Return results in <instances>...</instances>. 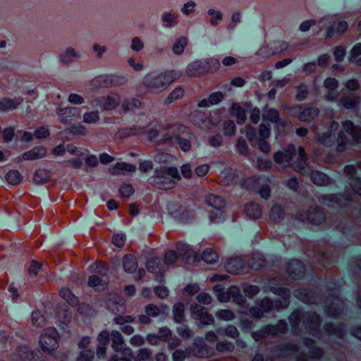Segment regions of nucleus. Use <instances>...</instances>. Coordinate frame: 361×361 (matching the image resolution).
I'll return each mask as SVG.
<instances>
[{"instance_id":"nucleus-1","label":"nucleus","mask_w":361,"mask_h":361,"mask_svg":"<svg viewBox=\"0 0 361 361\" xmlns=\"http://www.w3.org/2000/svg\"><path fill=\"white\" fill-rule=\"evenodd\" d=\"M338 128L339 123L333 121L329 128L318 136V142L326 147H331L336 142V150L343 152L349 142L348 137H351L354 142L361 141V128L355 126L352 121H343L339 132H338Z\"/></svg>"},{"instance_id":"nucleus-2","label":"nucleus","mask_w":361,"mask_h":361,"mask_svg":"<svg viewBox=\"0 0 361 361\" xmlns=\"http://www.w3.org/2000/svg\"><path fill=\"white\" fill-rule=\"evenodd\" d=\"M276 281L275 279H271L268 286L264 287L263 290L265 293L270 291L280 295L282 298L281 300H276L274 302L268 298L257 300L255 302L256 305L250 307L247 314H250L254 318L260 319L264 313L269 312L272 309L280 310L288 307L290 304V290L285 288L276 287Z\"/></svg>"},{"instance_id":"nucleus-3","label":"nucleus","mask_w":361,"mask_h":361,"mask_svg":"<svg viewBox=\"0 0 361 361\" xmlns=\"http://www.w3.org/2000/svg\"><path fill=\"white\" fill-rule=\"evenodd\" d=\"M288 320L293 334L300 336L308 333L319 339L323 338V334L319 329L320 319L315 312L298 309L292 312Z\"/></svg>"},{"instance_id":"nucleus-4","label":"nucleus","mask_w":361,"mask_h":361,"mask_svg":"<svg viewBox=\"0 0 361 361\" xmlns=\"http://www.w3.org/2000/svg\"><path fill=\"white\" fill-rule=\"evenodd\" d=\"M295 155V146L289 145L286 149L277 151L274 155V160L276 164L282 167L290 166L300 173H307L310 167L307 164V157L303 148L301 147L298 148V157L295 160L293 159Z\"/></svg>"},{"instance_id":"nucleus-5","label":"nucleus","mask_w":361,"mask_h":361,"mask_svg":"<svg viewBox=\"0 0 361 361\" xmlns=\"http://www.w3.org/2000/svg\"><path fill=\"white\" fill-rule=\"evenodd\" d=\"M181 73L176 71H166L159 74L149 73L143 78L144 85L151 92L159 93L165 90Z\"/></svg>"},{"instance_id":"nucleus-6","label":"nucleus","mask_w":361,"mask_h":361,"mask_svg":"<svg viewBox=\"0 0 361 361\" xmlns=\"http://www.w3.org/2000/svg\"><path fill=\"white\" fill-rule=\"evenodd\" d=\"M245 133L252 147H257L263 153L270 152L271 145L267 141L271 134L269 126L261 124L258 133L254 128L247 126L245 128Z\"/></svg>"},{"instance_id":"nucleus-7","label":"nucleus","mask_w":361,"mask_h":361,"mask_svg":"<svg viewBox=\"0 0 361 361\" xmlns=\"http://www.w3.org/2000/svg\"><path fill=\"white\" fill-rule=\"evenodd\" d=\"M180 180V176L178 170L176 167H164L155 171V175L150 180L151 183L158 189L169 190L173 188L176 182Z\"/></svg>"},{"instance_id":"nucleus-8","label":"nucleus","mask_w":361,"mask_h":361,"mask_svg":"<svg viewBox=\"0 0 361 361\" xmlns=\"http://www.w3.org/2000/svg\"><path fill=\"white\" fill-rule=\"evenodd\" d=\"M288 331V324L285 320H279L276 325H267L257 331L252 333V338L261 341L269 336H278Z\"/></svg>"},{"instance_id":"nucleus-9","label":"nucleus","mask_w":361,"mask_h":361,"mask_svg":"<svg viewBox=\"0 0 361 361\" xmlns=\"http://www.w3.org/2000/svg\"><path fill=\"white\" fill-rule=\"evenodd\" d=\"M322 28L326 29V37H331L335 33H342L348 28V23L340 20L337 16H326L319 20Z\"/></svg>"},{"instance_id":"nucleus-10","label":"nucleus","mask_w":361,"mask_h":361,"mask_svg":"<svg viewBox=\"0 0 361 361\" xmlns=\"http://www.w3.org/2000/svg\"><path fill=\"white\" fill-rule=\"evenodd\" d=\"M243 185L248 190L257 191L265 200L270 196V188L267 184V180L264 178L250 177L245 180Z\"/></svg>"},{"instance_id":"nucleus-11","label":"nucleus","mask_w":361,"mask_h":361,"mask_svg":"<svg viewBox=\"0 0 361 361\" xmlns=\"http://www.w3.org/2000/svg\"><path fill=\"white\" fill-rule=\"evenodd\" d=\"M39 345L44 352L50 353L58 347V333L54 328L44 330L39 338Z\"/></svg>"},{"instance_id":"nucleus-12","label":"nucleus","mask_w":361,"mask_h":361,"mask_svg":"<svg viewBox=\"0 0 361 361\" xmlns=\"http://www.w3.org/2000/svg\"><path fill=\"white\" fill-rule=\"evenodd\" d=\"M190 312L192 317L197 322L199 326L203 325H211L214 323V317L207 312V310L198 305L192 304L190 306Z\"/></svg>"},{"instance_id":"nucleus-13","label":"nucleus","mask_w":361,"mask_h":361,"mask_svg":"<svg viewBox=\"0 0 361 361\" xmlns=\"http://www.w3.org/2000/svg\"><path fill=\"white\" fill-rule=\"evenodd\" d=\"M290 114L301 121L310 122L318 116L319 109L313 106H296L291 109Z\"/></svg>"},{"instance_id":"nucleus-14","label":"nucleus","mask_w":361,"mask_h":361,"mask_svg":"<svg viewBox=\"0 0 361 361\" xmlns=\"http://www.w3.org/2000/svg\"><path fill=\"white\" fill-rule=\"evenodd\" d=\"M94 102L102 111H112L121 103V97L118 94L111 92L97 98Z\"/></svg>"},{"instance_id":"nucleus-15","label":"nucleus","mask_w":361,"mask_h":361,"mask_svg":"<svg viewBox=\"0 0 361 361\" xmlns=\"http://www.w3.org/2000/svg\"><path fill=\"white\" fill-rule=\"evenodd\" d=\"M297 219L302 222H308L314 224H320L325 219L324 212L317 207L310 208L308 211H300L297 215Z\"/></svg>"},{"instance_id":"nucleus-16","label":"nucleus","mask_w":361,"mask_h":361,"mask_svg":"<svg viewBox=\"0 0 361 361\" xmlns=\"http://www.w3.org/2000/svg\"><path fill=\"white\" fill-rule=\"evenodd\" d=\"M207 204L216 209V212L211 213L210 219L212 221L218 222L223 218L222 209L224 207V200L218 195L209 194L206 197Z\"/></svg>"},{"instance_id":"nucleus-17","label":"nucleus","mask_w":361,"mask_h":361,"mask_svg":"<svg viewBox=\"0 0 361 361\" xmlns=\"http://www.w3.org/2000/svg\"><path fill=\"white\" fill-rule=\"evenodd\" d=\"M304 344L308 350L307 355L300 353L297 357V361H309V359H320L324 352L322 349L314 345V341L312 339L305 338Z\"/></svg>"},{"instance_id":"nucleus-18","label":"nucleus","mask_w":361,"mask_h":361,"mask_svg":"<svg viewBox=\"0 0 361 361\" xmlns=\"http://www.w3.org/2000/svg\"><path fill=\"white\" fill-rule=\"evenodd\" d=\"M193 123L201 129L209 130L216 126L219 120L213 116L208 117L202 112H197L192 116Z\"/></svg>"},{"instance_id":"nucleus-19","label":"nucleus","mask_w":361,"mask_h":361,"mask_svg":"<svg viewBox=\"0 0 361 361\" xmlns=\"http://www.w3.org/2000/svg\"><path fill=\"white\" fill-rule=\"evenodd\" d=\"M56 113L59 116V121L63 123H66L73 118H79L81 114V109L74 106L61 107L58 106Z\"/></svg>"},{"instance_id":"nucleus-20","label":"nucleus","mask_w":361,"mask_h":361,"mask_svg":"<svg viewBox=\"0 0 361 361\" xmlns=\"http://www.w3.org/2000/svg\"><path fill=\"white\" fill-rule=\"evenodd\" d=\"M344 310L343 302L337 296V291L335 295H333L331 299H328L325 307V312L329 317H337Z\"/></svg>"},{"instance_id":"nucleus-21","label":"nucleus","mask_w":361,"mask_h":361,"mask_svg":"<svg viewBox=\"0 0 361 361\" xmlns=\"http://www.w3.org/2000/svg\"><path fill=\"white\" fill-rule=\"evenodd\" d=\"M82 58V53L80 51L75 49L73 47H66L59 55V61L63 65H69L73 63Z\"/></svg>"},{"instance_id":"nucleus-22","label":"nucleus","mask_w":361,"mask_h":361,"mask_svg":"<svg viewBox=\"0 0 361 361\" xmlns=\"http://www.w3.org/2000/svg\"><path fill=\"white\" fill-rule=\"evenodd\" d=\"M324 87L327 90L324 95L326 100L336 102L338 100L339 93L336 91L338 87V81L334 78H327L324 81Z\"/></svg>"},{"instance_id":"nucleus-23","label":"nucleus","mask_w":361,"mask_h":361,"mask_svg":"<svg viewBox=\"0 0 361 361\" xmlns=\"http://www.w3.org/2000/svg\"><path fill=\"white\" fill-rule=\"evenodd\" d=\"M47 149L43 146H36L30 150L24 152L20 157H18V161H34L46 157Z\"/></svg>"},{"instance_id":"nucleus-24","label":"nucleus","mask_w":361,"mask_h":361,"mask_svg":"<svg viewBox=\"0 0 361 361\" xmlns=\"http://www.w3.org/2000/svg\"><path fill=\"white\" fill-rule=\"evenodd\" d=\"M246 262L247 260L240 257H232L227 261L225 268L229 273L238 274L245 269Z\"/></svg>"},{"instance_id":"nucleus-25","label":"nucleus","mask_w":361,"mask_h":361,"mask_svg":"<svg viewBox=\"0 0 361 361\" xmlns=\"http://www.w3.org/2000/svg\"><path fill=\"white\" fill-rule=\"evenodd\" d=\"M361 102V97L354 93L343 94L338 100V105L348 109H355Z\"/></svg>"},{"instance_id":"nucleus-26","label":"nucleus","mask_w":361,"mask_h":361,"mask_svg":"<svg viewBox=\"0 0 361 361\" xmlns=\"http://www.w3.org/2000/svg\"><path fill=\"white\" fill-rule=\"evenodd\" d=\"M190 355L199 357H208L210 350L202 338H196L194 343L189 348Z\"/></svg>"},{"instance_id":"nucleus-27","label":"nucleus","mask_w":361,"mask_h":361,"mask_svg":"<svg viewBox=\"0 0 361 361\" xmlns=\"http://www.w3.org/2000/svg\"><path fill=\"white\" fill-rule=\"evenodd\" d=\"M288 275L293 279H298L304 274V266L297 259H292L288 262L286 267Z\"/></svg>"},{"instance_id":"nucleus-28","label":"nucleus","mask_w":361,"mask_h":361,"mask_svg":"<svg viewBox=\"0 0 361 361\" xmlns=\"http://www.w3.org/2000/svg\"><path fill=\"white\" fill-rule=\"evenodd\" d=\"M205 63L202 60L195 61L189 63L186 68V74L190 77H198L206 74L204 66Z\"/></svg>"},{"instance_id":"nucleus-29","label":"nucleus","mask_w":361,"mask_h":361,"mask_svg":"<svg viewBox=\"0 0 361 361\" xmlns=\"http://www.w3.org/2000/svg\"><path fill=\"white\" fill-rule=\"evenodd\" d=\"M298 348L293 343L282 344L276 346L274 353L278 356L286 357L298 354Z\"/></svg>"},{"instance_id":"nucleus-30","label":"nucleus","mask_w":361,"mask_h":361,"mask_svg":"<svg viewBox=\"0 0 361 361\" xmlns=\"http://www.w3.org/2000/svg\"><path fill=\"white\" fill-rule=\"evenodd\" d=\"M161 22L163 27L172 28L178 23V13L173 11H164L161 16Z\"/></svg>"},{"instance_id":"nucleus-31","label":"nucleus","mask_w":361,"mask_h":361,"mask_svg":"<svg viewBox=\"0 0 361 361\" xmlns=\"http://www.w3.org/2000/svg\"><path fill=\"white\" fill-rule=\"evenodd\" d=\"M165 140H169L172 144L178 145L180 149L187 152L191 149V142L188 138L183 137L180 135H175L173 136H165Z\"/></svg>"},{"instance_id":"nucleus-32","label":"nucleus","mask_w":361,"mask_h":361,"mask_svg":"<svg viewBox=\"0 0 361 361\" xmlns=\"http://www.w3.org/2000/svg\"><path fill=\"white\" fill-rule=\"evenodd\" d=\"M345 173L350 176V186L355 193L361 195V180L357 178H353L356 173L357 169L354 166H347L345 167Z\"/></svg>"},{"instance_id":"nucleus-33","label":"nucleus","mask_w":361,"mask_h":361,"mask_svg":"<svg viewBox=\"0 0 361 361\" xmlns=\"http://www.w3.org/2000/svg\"><path fill=\"white\" fill-rule=\"evenodd\" d=\"M136 169L135 166L126 162H118L109 169L111 174L118 176L124 174V172H133Z\"/></svg>"},{"instance_id":"nucleus-34","label":"nucleus","mask_w":361,"mask_h":361,"mask_svg":"<svg viewBox=\"0 0 361 361\" xmlns=\"http://www.w3.org/2000/svg\"><path fill=\"white\" fill-rule=\"evenodd\" d=\"M23 99L21 97L15 99L4 98L0 100V111H8L16 109Z\"/></svg>"},{"instance_id":"nucleus-35","label":"nucleus","mask_w":361,"mask_h":361,"mask_svg":"<svg viewBox=\"0 0 361 361\" xmlns=\"http://www.w3.org/2000/svg\"><path fill=\"white\" fill-rule=\"evenodd\" d=\"M293 295L305 303H315L317 302L314 293L310 290H296L294 291Z\"/></svg>"},{"instance_id":"nucleus-36","label":"nucleus","mask_w":361,"mask_h":361,"mask_svg":"<svg viewBox=\"0 0 361 361\" xmlns=\"http://www.w3.org/2000/svg\"><path fill=\"white\" fill-rule=\"evenodd\" d=\"M111 336L112 341L111 347L116 352H123L124 349L128 348L124 346V338L119 331H112Z\"/></svg>"},{"instance_id":"nucleus-37","label":"nucleus","mask_w":361,"mask_h":361,"mask_svg":"<svg viewBox=\"0 0 361 361\" xmlns=\"http://www.w3.org/2000/svg\"><path fill=\"white\" fill-rule=\"evenodd\" d=\"M307 174H310V179L316 185H326L330 182L328 176L326 174L321 173L319 171H311V170L310 169V171H308V173Z\"/></svg>"},{"instance_id":"nucleus-38","label":"nucleus","mask_w":361,"mask_h":361,"mask_svg":"<svg viewBox=\"0 0 361 361\" xmlns=\"http://www.w3.org/2000/svg\"><path fill=\"white\" fill-rule=\"evenodd\" d=\"M245 260L248 262L249 267L254 270L259 269L264 267L265 264L263 255L259 253H255L249 259L246 258Z\"/></svg>"},{"instance_id":"nucleus-39","label":"nucleus","mask_w":361,"mask_h":361,"mask_svg":"<svg viewBox=\"0 0 361 361\" xmlns=\"http://www.w3.org/2000/svg\"><path fill=\"white\" fill-rule=\"evenodd\" d=\"M247 216L250 219H256L261 216L262 209L259 205L255 202L248 203L245 208Z\"/></svg>"},{"instance_id":"nucleus-40","label":"nucleus","mask_w":361,"mask_h":361,"mask_svg":"<svg viewBox=\"0 0 361 361\" xmlns=\"http://www.w3.org/2000/svg\"><path fill=\"white\" fill-rule=\"evenodd\" d=\"M324 331L329 336H335L338 338H341L345 334V329L343 326H334L331 323L325 325Z\"/></svg>"},{"instance_id":"nucleus-41","label":"nucleus","mask_w":361,"mask_h":361,"mask_svg":"<svg viewBox=\"0 0 361 361\" xmlns=\"http://www.w3.org/2000/svg\"><path fill=\"white\" fill-rule=\"evenodd\" d=\"M349 61L361 66V43L355 44L350 51Z\"/></svg>"},{"instance_id":"nucleus-42","label":"nucleus","mask_w":361,"mask_h":361,"mask_svg":"<svg viewBox=\"0 0 361 361\" xmlns=\"http://www.w3.org/2000/svg\"><path fill=\"white\" fill-rule=\"evenodd\" d=\"M228 294H230L231 299L238 305H243L245 302V298L241 294L240 290L235 286H232L228 288Z\"/></svg>"},{"instance_id":"nucleus-43","label":"nucleus","mask_w":361,"mask_h":361,"mask_svg":"<svg viewBox=\"0 0 361 361\" xmlns=\"http://www.w3.org/2000/svg\"><path fill=\"white\" fill-rule=\"evenodd\" d=\"M185 305L181 303L178 302L173 305V319L174 321L176 323H181L185 319Z\"/></svg>"},{"instance_id":"nucleus-44","label":"nucleus","mask_w":361,"mask_h":361,"mask_svg":"<svg viewBox=\"0 0 361 361\" xmlns=\"http://www.w3.org/2000/svg\"><path fill=\"white\" fill-rule=\"evenodd\" d=\"M123 269L126 272L132 273L137 269L136 259L131 255H127L123 257Z\"/></svg>"},{"instance_id":"nucleus-45","label":"nucleus","mask_w":361,"mask_h":361,"mask_svg":"<svg viewBox=\"0 0 361 361\" xmlns=\"http://www.w3.org/2000/svg\"><path fill=\"white\" fill-rule=\"evenodd\" d=\"M147 268L149 271L153 273H162L164 267L159 258H152L147 263Z\"/></svg>"},{"instance_id":"nucleus-46","label":"nucleus","mask_w":361,"mask_h":361,"mask_svg":"<svg viewBox=\"0 0 361 361\" xmlns=\"http://www.w3.org/2000/svg\"><path fill=\"white\" fill-rule=\"evenodd\" d=\"M50 178V173L46 169H38L35 171L33 180L37 184H42L47 182Z\"/></svg>"},{"instance_id":"nucleus-47","label":"nucleus","mask_w":361,"mask_h":361,"mask_svg":"<svg viewBox=\"0 0 361 361\" xmlns=\"http://www.w3.org/2000/svg\"><path fill=\"white\" fill-rule=\"evenodd\" d=\"M152 356V351L147 348H140L132 357L134 361H147Z\"/></svg>"},{"instance_id":"nucleus-48","label":"nucleus","mask_w":361,"mask_h":361,"mask_svg":"<svg viewBox=\"0 0 361 361\" xmlns=\"http://www.w3.org/2000/svg\"><path fill=\"white\" fill-rule=\"evenodd\" d=\"M203 62L205 63L204 68L206 73L210 72H215L220 68V62L215 58H209L202 59Z\"/></svg>"},{"instance_id":"nucleus-49","label":"nucleus","mask_w":361,"mask_h":361,"mask_svg":"<svg viewBox=\"0 0 361 361\" xmlns=\"http://www.w3.org/2000/svg\"><path fill=\"white\" fill-rule=\"evenodd\" d=\"M140 106V102L136 99L131 98L126 99L121 103V108L125 112L134 111Z\"/></svg>"},{"instance_id":"nucleus-50","label":"nucleus","mask_w":361,"mask_h":361,"mask_svg":"<svg viewBox=\"0 0 361 361\" xmlns=\"http://www.w3.org/2000/svg\"><path fill=\"white\" fill-rule=\"evenodd\" d=\"M217 333L221 335L227 336L231 338H236L239 336L238 329L233 325H228L224 329L219 328L217 329Z\"/></svg>"},{"instance_id":"nucleus-51","label":"nucleus","mask_w":361,"mask_h":361,"mask_svg":"<svg viewBox=\"0 0 361 361\" xmlns=\"http://www.w3.org/2000/svg\"><path fill=\"white\" fill-rule=\"evenodd\" d=\"M188 38L186 37H181L178 38L172 47L173 52L176 55H180L183 52L185 47L188 44Z\"/></svg>"},{"instance_id":"nucleus-52","label":"nucleus","mask_w":361,"mask_h":361,"mask_svg":"<svg viewBox=\"0 0 361 361\" xmlns=\"http://www.w3.org/2000/svg\"><path fill=\"white\" fill-rule=\"evenodd\" d=\"M57 317L61 324H66L71 318V314L66 305L60 307L57 311Z\"/></svg>"},{"instance_id":"nucleus-53","label":"nucleus","mask_w":361,"mask_h":361,"mask_svg":"<svg viewBox=\"0 0 361 361\" xmlns=\"http://www.w3.org/2000/svg\"><path fill=\"white\" fill-rule=\"evenodd\" d=\"M215 316L219 320L231 321L235 319V314L230 310H218L215 312Z\"/></svg>"},{"instance_id":"nucleus-54","label":"nucleus","mask_w":361,"mask_h":361,"mask_svg":"<svg viewBox=\"0 0 361 361\" xmlns=\"http://www.w3.org/2000/svg\"><path fill=\"white\" fill-rule=\"evenodd\" d=\"M257 54L262 58H268L277 54V51L274 49V44H273L261 47Z\"/></svg>"},{"instance_id":"nucleus-55","label":"nucleus","mask_w":361,"mask_h":361,"mask_svg":"<svg viewBox=\"0 0 361 361\" xmlns=\"http://www.w3.org/2000/svg\"><path fill=\"white\" fill-rule=\"evenodd\" d=\"M109 86H121L127 82L125 76L118 75H107Z\"/></svg>"},{"instance_id":"nucleus-56","label":"nucleus","mask_w":361,"mask_h":361,"mask_svg":"<svg viewBox=\"0 0 361 361\" xmlns=\"http://www.w3.org/2000/svg\"><path fill=\"white\" fill-rule=\"evenodd\" d=\"M185 91L183 87L178 86L176 87L168 96L166 99L165 102L166 104H171L176 100H178L183 97L184 95Z\"/></svg>"},{"instance_id":"nucleus-57","label":"nucleus","mask_w":361,"mask_h":361,"mask_svg":"<svg viewBox=\"0 0 361 361\" xmlns=\"http://www.w3.org/2000/svg\"><path fill=\"white\" fill-rule=\"evenodd\" d=\"M177 250L178 255L183 256L185 259H188L190 257L195 256V252L191 250L188 245L183 243H178L177 245Z\"/></svg>"},{"instance_id":"nucleus-58","label":"nucleus","mask_w":361,"mask_h":361,"mask_svg":"<svg viewBox=\"0 0 361 361\" xmlns=\"http://www.w3.org/2000/svg\"><path fill=\"white\" fill-rule=\"evenodd\" d=\"M177 250L178 255L183 256L185 259H188L190 257L195 256V252L191 250L188 245L183 243H178L177 245Z\"/></svg>"},{"instance_id":"nucleus-59","label":"nucleus","mask_w":361,"mask_h":361,"mask_svg":"<svg viewBox=\"0 0 361 361\" xmlns=\"http://www.w3.org/2000/svg\"><path fill=\"white\" fill-rule=\"evenodd\" d=\"M59 294L69 304L72 305L77 304V298L72 293L70 289L67 288H63L59 291Z\"/></svg>"},{"instance_id":"nucleus-60","label":"nucleus","mask_w":361,"mask_h":361,"mask_svg":"<svg viewBox=\"0 0 361 361\" xmlns=\"http://www.w3.org/2000/svg\"><path fill=\"white\" fill-rule=\"evenodd\" d=\"M6 180L11 185H17L21 182L22 176L17 170L8 171L6 176Z\"/></svg>"},{"instance_id":"nucleus-61","label":"nucleus","mask_w":361,"mask_h":361,"mask_svg":"<svg viewBox=\"0 0 361 361\" xmlns=\"http://www.w3.org/2000/svg\"><path fill=\"white\" fill-rule=\"evenodd\" d=\"M202 259L207 264H214L217 261L218 255L213 250L208 248L203 252Z\"/></svg>"},{"instance_id":"nucleus-62","label":"nucleus","mask_w":361,"mask_h":361,"mask_svg":"<svg viewBox=\"0 0 361 361\" xmlns=\"http://www.w3.org/2000/svg\"><path fill=\"white\" fill-rule=\"evenodd\" d=\"M207 13L210 16L209 22L212 26H216L223 18L222 13L213 8L209 9Z\"/></svg>"},{"instance_id":"nucleus-63","label":"nucleus","mask_w":361,"mask_h":361,"mask_svg":"<svg viewBox=\"0 0 361 361\" xmlns=\"http://www.w3.org/2000/svg\"><path fill=\"white\" fill-rule=\"evenodd\" d=\"M83 122L88 124L97 123L100 119L99 114L97 111L86 112L82 116Z\"/></svg>"},{"instance_id":"nucleus-64","label":"nucleus","mask_w":361,"mask_h":361,"mask_svg":"<svg viewBox=\"0 0 361 361\" xmlns=\"http://www.w3.org/2000/svg\"><path fill=\"white\" fill-rule=\"evenodd\" d=\"M121 353L122 354L121 357H118V355H114L109 361H131L133 357V351L130 348L124 349V350Z\"/></svg>"}]
</instances>
